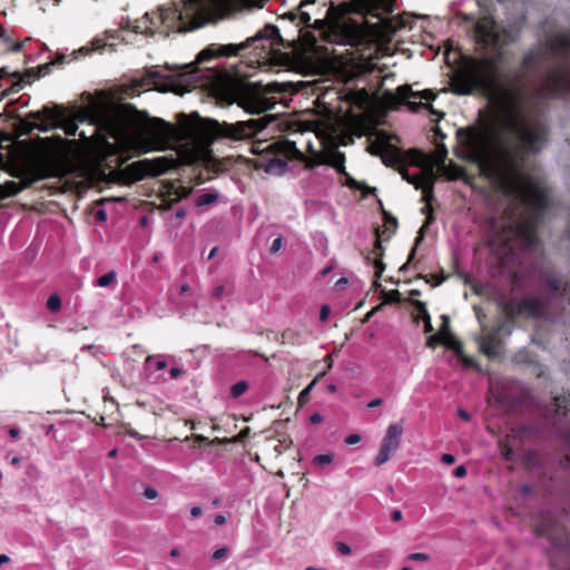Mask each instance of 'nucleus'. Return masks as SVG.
Masks as SVG:
<instances>
[{"instance_id":"19","label":"nucleus","mask_w":570,"mask_h":570,"mask_svg":"<svg viewBox=\"0 0 570 570\" xmlns=\"http://www.w3.org/2000/svg\"><path fill=\"white\" fill-rule=\"evenodd\" d=\"M117 283V274L115 271H109L107 274L100 276L95 282V286L97 287H110L116 285Z\"/></svg>"},{"instance_id":"51","label":"nucleus","mask_w":570,"mask_h":570,"mask_svg":"<svg viewBox=\"0 0 570 570\" xmlns=\"http://www.w3.org/2000/svg\"><path fill=\"white\" fill-rule=\"evenodd\" d=\"M10 558L7 554H0V567L4 563H8Z\"/></svg>"},{"instance_id":"18","label":"nucleus","mask_w":570,"mask_h":570,"mask_svg":"<svg viewBox=\"0 0 570 570\" xmlns=\"http://www.w3.org/2000/svg\"><path fill=\"white\" fill-rule=\"evenodd\" d=\"M285 168L286 163L281 158H272L265 165V171L272 175H282Z\"/></svg>"},{"instance_id":"48","label":"nucleus","mask_w":570,"mask_h":570,"mask_svg":"<svg viewBox=\"0 0 570 570\" xmlns=\"http://www.w3.org/2000/svg\"><path fill=\"white\" fill-rule=\"evenodd\" d=\"M458 414L464 421H469L470 420V415H469V413L465 410L460 409L458 411Z\"/></svg>"},{"instance_id":"62","label":"nucleus","mask_w":570,"mask_h":570,"mask_svg":"<svg viewBox=\"0 0 570 570\" xmlns=\"http://www.w3.org/2000/svg\"><path fill=\"white\" fill-rule=\"evenodd\" d=\"M176 216H177L178 218H183V217H185V212H184V210H178V212L176 213Z\"/></svg>"},{"instance_id":"5","label":"nucleus","mask_w":570,"mask_h":570,"mask_svg":"<svg viewBox=\"0 0 570 570\" xmlns=\"http://www.w3.org/2000/svg\"><path fill=\"white\" fill-rule=\"evenodd\" d=\"M222 78L220 71L216 68H199L189 65L185 66L177 75L166 76L159 71H151L148 82L160 91H174L181 95L191 87L218 85Z\"/></svg>"},{"instance_id":"63","label":"nucleus","mask_w":570,"mask_h":570,"mask_svg":"<svg viewBox=\"0 0 570 570\" xmlns=\"http://www.w3.org/2000/svg\"><path fill=\"white\" fill-rule=\"evenodd\" d=\"M189 289L188 285L180 286V293H186Z\"/></svg>"},{"instance_id":"8","label":"nucleus","mask_w":570,"mask_h":570,"mask_svg":"<svg viewBox=\"0 0 570 570\" xmlns=\"http://www.w3.org/2000/svg\"><path fill=\"white\" fill-rule=\"evenodd\" d=\"M92 118L95 128L90 137H87L83 131L79 132V136L88 141L94 137L98 129L106 131L111 138L120 141L126 136V124L124 115L119 109L114 108L107 104H98L92 107Z\"/></svg>"},{"instance_id":"57","label":"nucleus","mask_w":570,"mask_h":570,"mask_svg":"<svg viewBox=\"0 0 570 570\" xmlns=\"http://www.w3.org/2000/svg\"><path fill=\"white\" fill-rule=\"evenodd\" d=\"M443 321H444V323H443V326H442L441 331H446V330H448V326H449V325H448V317H446V316H443Z\"/></svg>"},{"instance_id":"41","label":"nucleus","mask_w":570,"mask_h":570,"mask_svg":"<svg viewBox=\"0 0 570 570\" xmlns=\"http://www.w3.org/2000/svg\"><path fill=\"white\" fill-rule=\"evenodd\" d=\"M181 370L179 367H171L169 374L171 379H178L181 375Z\"/></svg>"},{"instance_id":"1","label":"nucleus","mask_w":570,"mask_h":570,"mask_svg":"<svg viewBox=\"0 0 570 570\" xmlns=\"http://www.w3.org/2000/svg\"><path fill=\"white\" fill-rule=\"evenodd\" d=\"M464 19L472 22L474 41L485 56L469 66L463 88L458 91L480 90L488 97L493 109V128H459L458 155L491 168L504 193L532 213L527 223L515 224L504 244L509 252L517 246L530 250L537 245L535 228L541 213L550 205V196L528 155L539 151L547 137L538 111L539 100L570 94V31L527 53L508 86L502 82L499 65L504 60L505 45L517 40V32L500 31L490 14L478 20L465 14Z\"/></svg>"},{"instance_id":"26","label":"nucleus","mask_w":570,"mask_h":570,"mask_svg":"<svg viewBox=\"0 0 570 570\" xmlns=\"http://www.w3.org/2000/svg\"><path fill=\"white\" fill-rule=\"evenodd\" d=\"M47 307L51 312H58L61 307V299L57 294H52L49 296L47 301Z\"/></svg>"},{"instance_id":"46","label":"nucleus","mask_w":570,"mask_h":570,"mask_svg":"<svg viewBox=\"0 0 570 570\" xmlns=\"http://www.w3.org/2000/svg\"><path fill=\"white\" fill-rule=\"evenodd\" d=\"M224 293V286L223 285H219V286H216L213 291V295L217 298H219Z\"/></svg>"},{"instance_id":"21","label":"nucleus","mask_w":570,"mask_h":570,"mask_svg":"<svg viewBox=\"0 0 570 570\" xmlns=\"http://www.w3.org/2000/svg\"><path fill=\"white\" fill-rule=\"evenodd\" d=\"M334 455L332 453L317 454L313 458V464L324 466L333 462Z\"/></svg>"},{"instance_id":"49","label":"nucleus","mask_w":570,"mask_h":570,"mask_svg":"<svg viewBox=\"0 0 570 570\" xmlns=\"http://www.w3.org/2000/svg\"><path fill=\"white\" fill-rule=\"evenodd\" d=\"M8 433L9 435L12 438V439H17L19 436V430L17 428H10L8 430Z\"/></svg>"},{"instance_id":"16","label":"nucleus","mask_w":570,"mask_h":570,"mask_svg":"<svg viewBox=\"0 0 570 570\" xmlns=\"http://www.w3.org/2000/svg\"><path fill=\"white\" fill-rule=\"evenodd\" d=\"M521 308L532 315H538L541 313L543 304L540 298L529 296L522 299Z\"/></svg>"},{"instance_id":"29","label":"nucleus","mask_w":570,"mask_h":570,"mask_svg":"<svg viewBox=\"0 0 570 570\" xmlns=\"http://www.w3.org/2000/svg\"><path fill=\"white\" fill-rule=\"evenodd\" d=\"M415 307H416L417 312L420 313L423 322L426 323L428 317H430V315L428 313L425 304L423 302L417 301V302H415Z\"/></svg>"},{"instance_id":"53","label":"nucleus","mask_w":570,"mask_h":570,"mask_svg":"<svg viewBox=\"0 0 570 570\" xmlns=\"http://www.w3.org/2000/svg\"><path fill=\"white\" fill-rule=\"evenodd\" d=\"M10 462H11V464H12V465H14V466H19V465H20L21 460H20V458H19V456H13V458L11 459V461H10Z\"/></svg>"},{"instance_id":"59","label":"nucleus","mask_w":570,"mask_h":570,"mask_svg":"<svg viewBox=\"0 0 570 570\" xmlns=\"http://www.w3.org/2000/svg\"><path fill=\"white\" fill-rule=\"evenodd\" d=\"M94 45H95V49H97V50L102 48V45H100L99 40L94 41Z\"/></svg>"},{"instance_id":"14","label":"nucleus","mask_w":570,"mask_h":570,"mask_svg":"<svg viewBox=\"0 0 570 570\" xmlns=\"http://www.w3.org/2000/svg\"><path fill=\"white\" fill-rule=\"evenodd\" d=\"M45 112H47V118L49 120H52L56 122L55 126L60 127L65 130L66 135L68 136H76L78 131L77 124L71 120L67 119V117L60 112H53L52 110L46 108L43 109Z\"/></svg>"},{"instance_id":"4","label":"nucleus","mask_w":570,"mask_h":570,"mask_svg":"<svg viewBox=\"0 0 570 570\" xmlns=\"http://www.w3.org/2000/svg\"><path fill=\"white\" fill-rule=\"evenodd\" d=\"M283 39L279 35L278 29L273 24L265 26L254 37L248 38L245 42L239 46L236 45H223V46H210L197 56V61L202 62L217 56H237L240 50L253 47L257 61H267L272 58L275 51L278 50Z\"/></svg>"},{"instance_id":"7","label":"nucleus","mask_w":570,"mask_h":570,"mask_svg":"<svg viewBox=\"0 0 570 570\" xmlns=\"http://www.w3.org/2000/svg\"><path fill=\"white\" fill-rule=\"evenodd\" d=\"M284 85L271 82L262 86L258 82H248L239 85L234 90L235 101L239 107L250 114H261L274 108L277 104L274 94H279Z\"/></svg>"},{"instance_id":"10","label":"nucleus","mask_w":570,"mask_h":570,"mask_svg":"<svg viewBox=\"0 0 570 570\" xmlns=\"http://www.w3.org/2000/svg\"><path fill=\"white\" fill-rule=\"evenodd\" d=\"M396 96L402 102H406L412 110H417L419 107H428V104L416 102V99L429 101L434 98L431 90L413 91L409 86L399 87Z\"/></svg>"},{"instance_id":"23","label":"nucleus","mask_w":570,"mask_h":570,"mask_svg":"<svg viewBox=\"0 0 570 570\" xmlns=\"http://www.w3.org/2000/svg\"><path fill=\"white\" fill-rule=\"evenodd\" d=\"M392 455H393L392 452L385 451L384 448L380 446V450L374 460L375 465L380 466V465L386 463Z\"/></svg>"},{"instance_id":"36","label":"nucleus","mask_w":570,"mask_h":570,"mask_svg":"<svg viewBox=\"0 0 570 570\" xmlns=\"http://www.w3.org/2000/svg\"><path fill=\"white\" fill-rule=\"evenodd\" d=\"M330 313H331L330 307H328L327 305H323V306L321 307V311H320V320H321L322 322L326 321V320H327V317H328V315H330Z\"/></svg>"},{"instance_id":"40","label":"nucleus","mask_w":570,"mask_h":570,"mask_svg":"<svg viewBox=\"0 0 570 570\" xmlns=\"http://www.w3.org/2000/svg\"><path fill=\"white\" fill-rule=\"evenodd\" d=\"M382 403H383L382 399H374V400H372V401H370L367 403V407L368 409H374V407H377V406L382 405Z\"/></svg>"},{"instance_id":"34","label":"nucleus","mask_w":570,"mask_h":570,"mask_svg":"<svg viewBox=\"0 0 570 570\" xmlns=\"http://www.w3.org/2000/svg\"><path fill=\"white\" fill-rule=\"evenodd\" d=\"M226 554H227V548H225V547L219 548L213 552L212 559L217 561V560L223 559Z\"/></svg>"},{"instance_id":"44","label":"nucleus","mask_w":570,"mask_h":570,"mask_svg":"<svg viewBox=\"0 0 570 570\" xmlns=\"http://www.w3.org/2000/svg\"><path fill=\"white\" fill-rule=\"evenodd\" d=\"M314 386V382L309 383L301 393H299V399H303L305 397L307 394H309L311 390L313 389Z\"/></svg>"},{"instance_id":"56","label":"nucleus","mask_w":570,"mask_h":570,"mask_svg":"<svg viewBox=\"0 0 570 570\" xmlns=\"http://www.w3.org/2000/svg\"><path fill=\"white\" fill-rule=\"evenodd\" d=\"M387 223L393 226V228H396V219L394 217H389Z\"/></svg>"},{"instance_id":"9","label":"nucleus","mask_w":570,"mask_h":570,"mask_svg":"<svg viewBox=\"0 0 570 570\" xmlns=\"http://www.w3.org/2000/svg\"><path fill=\"white\" fill-rule=\"evenodd\" d=\"M508 326L507 323H502L494 331L488 332L482 335L479 340L481 351L489 357H497L502 351V343L499 338V333Z\"/></svg>"},{"instance_id":"22","label":"nucleus","mask_w":570,"mask_h":570,"mask_svg":"<svg viewBox=\"0 0 570 570\" xmlns=\"http://www.w3.org/2000/svg\"><path fill=\"white\" fill-rule=\"evenodd\" d=\"M247 389L248 384L245 381H239L230 387V395L233 397H238L243 395L247 391Z\"/></svg>"},{"instance_id":"58","label":"nucleus","mask_w":570,"mask_h":570,"mask_svg":"<svg viewBox=\"0 0 570 570\" xmlns=\"http://www.w3.org/2000/svg\"><path fill=\"white\" fill-rule=\"evenodd\" d=\"M98 218H99L100 220H105V219H106V214H105V212H104V210L98 212Z\"/></svg>"},{"instance_id":"11","label":"nucleus","mask_w":570,"mask_h":570,"mask_svg":"<svg viewBox=\"0 0 570 570\" xmlns=\"http://www.w3.org/2000/svg\"><path fill=\"white\" fill-rule=\"evenodd\" d=\"M402 434L403 428L400 423L390 424L381 446L394 454L400 448Z\"/></svg>"},{"instance_id":"47","label":"nucleus","mask_w":570,"mask_h":570,"mask_svg":"<svg viewBox=\"0 0 570 570\" xmlns=\"http://www.w3.org/2000/svg\"><path fill=\"white\" fill-rule=\"evenodd\" d=\"M215 523H216L217 525H223V524H225V523H226V518H225V515H223V514H217V515L215 517Z\"/></svg>"},{"instance_id":"38","label":"nucleus","mask_w":570,"mask_h":570,"mask_svg":"<svg viewBox=\"0 0 570 570\" xmlns=\"http://www.w3.org/2000/svg\"><path fill=\"white\" fill-rule=\"evenodd\" d=\"M441 461L444 463V464H448V465H451L454 463L455 461V458L452 455V454H443L442 458H441Z\"/></svg>"},{"instance_id":"31","label":"nucleus","mask_w":570,"mask_h":570,"mask_svg":"<svg viewBox=\"0 0 570 570\" xmlns=\"http://www.w3.org/2000/svg\"><path fill=\"white\" fill-rule=\"evenodd\" d=\"M362 438L360 434L357 433H352L350 435H347L344 440V442L347 444V445H354V444H357L358 442H361Z\"/></svg>"},{"instance_id":"60","label":"nucleus","mask_w":570,"mask_h":570,"mask_svg":"<svg viewBox=\"0 0 570 570\" xmlns=\"http://www.w3.org/2000/svg\"><path fill=\"white\" fill-rule=\"evenodd\" d=\"M504 458H505V460H511V450H507L504 452Z\"/></svg>"},{"instance_id":"13","label":"nucleus","mask_w":570,"mask_h":570,"mask_svg":"<svg viewBox=\"0 0 570 570\" xmlns=\"http://www.w3.org/2000/svg\"><path fill=\"white\" fill-rule=\"evenodd\" d=\"M372 148V153L380 155L385 165H396L402 161L401 151L391 146L390 144L380 142L377 145H374Z\"/></svg>"},{"instance_id":"3","label":"nucleus","mask_w":570,"mask_h":570,"mask_svg":"<svg viewBox=\"0 0 570 570\" xmlns=\"http://www.w3.org/2000/svg\"><path fill=\"white\" fill-rule=\"evenodd\" d=\"M266 125L265 118L220 124L216 120L202 119L197 115L190 117L181 115L178 128L155 118L141 125L134 139L136 145L145 151L165 150L173 142L180 141H186L197 149H204L216 138L235 141L249 139L262 131Z\"/></svg>"},{"instance_id":"42","label":"nucleus","mask_w":570,"mask_h":570,"mask_svg":"<svg viewBox=\"0 0 570 570\" xmlns=\"http://www.w3.org/2000/svg\"><path fill=\"white\" fill-rule=\"evenodd\" d=\"M202 513H203V510H202L200 507H193L190 509V514H191L193 518H198V517L202 515Z\"/></svg>"},{"instance_id":"37","label":"nucleus","mask_w":570,"mask_h":570,"mask_svg":"<svg viewBox=\"0 0 570 570\" xmlns=\"http://www.w3.org/2000/svg\"><path fill=\"white\" fill-rule=\"evenodd\" d=\"M453 474L455 478H463L466 475V469L464 465H459L454 469Z\"/></svg>"},{"instance_id":"50","label":"nucleus","mask_w":570,"mask_h":570,"mask_svg":"<svg viewBox=\"0 0 570 570\" xmlns=\"http://www.w3.org/2000/svg\"><path fill=\"white\" fill-rule=\"evenodd\" d=\"M562 296H568L569 299H570V283H567L564 285V287H562V293H561Z\"/></svg>"},{"instance_id":"33","label":"nucleus","mask_w":570,"mask_h":570,"mask_svg":"<svg viewBox=\"0 0 570 570\" xmlns=\"http://www.w3.org/2000/svg\"><path fill=\"white\" fill-rule=\"evenodd\" d=\"M144 495L149 500H154L158 497V491L153 487H147L144 491Z\"/></svg>"},{"instance_id":"12","label":"nucleus","mask_w":570,"mask_h":570,"mask_svg":"<svg viewBox=\"0 0 570 570\" xmlns=\"http://www.w3.org/2000/svg\"><path fill=\"white\" fill-rule=\"evenodd\" d=\"M137 165H139L142 168V176H159L170 168L171 161L166 158H156L153 160H141Z\"/></svg>"},{"instance_id":"25","label":"nucleus","mask_w":570,"mask_h":570,"mask_svg":"<svg viewBox=\"0 0 570 570\" xmlns=\"http://www.w3.org/2000/svg\"><path fill=\"white\" fill-rule=\"evenodd\" d=\"M304 163L307 168H314L321 164H325V157L320 154H314L312 157L304 158Z\"/></svg>"},{"instance_id":"30","label":"nucleus","mask_w":570,"mask_h":570,"mask_svg":"<svg viewBox=\"0 0 570 570\" xmlns=\"http://www.w3.org/2000/svg\"><path fill=\"white\" fill-rule=\"evenodd\" d=\"M336 551H337L340 554L348 556V554H351L352 549H351V547H350L347 543H345V542H337V543H336Z\"/></svg>"},{"instance_id":"55","label":"nucleus","mask_w":570,"mask_h":570,"mask_svg":"<svg viewBox=\"0 0 570 570\" xmlns=\"http://www.w3.org/2000/svg\"><path fill=\"white\" fill-rule=\"evenodd\" d=\"M414 255H415V248H413L411 250L410 257H409L407 262L402 266V268H405L410 264V261L414 257Z\"/></svg>"},{"instance_id":"2","label":"nucleus","mask_w":570,"mask_h":570,"mask_svg":"<svg viewBox=\"0 0 570 570\" xmlns=\"http://www.w3.org/2000/svg\"><path fill=\"white\" fill-rule=\"evenodd\" d=\"M266 0H186L181 9L158 8L157 11L146 12L134 22L127 21L126 28L136 33L167 37L170 32H186L203 27L207 22L222 18L236 8H262ZM315 0H303L296 10L284 14L285 19L294 22L299 30V39L307 47L316 46L317 39L327 42L345 45L352 39V31L344 20L345 13L355 11L372 16L384 21L383 16L393 12L395 0H348L340 7L331 6L324 17H317L312 22V16L318 13L308 10Z\"/></svg>"},{"instance_id":"28","label":"nucleus","mask_w":570,"mask_h":570,"mask_svg":"<svg viewBox=\"0 0 570 570\" xmlns=\"http://www.w3.org/2000/svg\"><path fill=\"white\" fill-rule=\"evenodd\" d=\"M146 361L147 362L156 361L155 367L157 371H163L167 366L166 361L160 358V356H148Z\"/></svg>"},{"instance_id":"54","label":"nucleus","mask_w":570,"mask_h":570,"mask_svg":"<svg viewBox=\"0 0 570 570\" xmlns=\"http://www.w3.org/2000/svg\"><path fill=\"white\" fill-rule=\"evenodd\" d=\"M216 253H217V247L212 248L209 254H208L207 259L208 261L213 259L215 257Z\"/></svg>"},{"instance_id":"45","label":"nucleus","mask_w":570,"mask_h":570,"mask_svg":"<svg viewBox=\"0 0 570 570\" xmlns=\"http://www.w3.org/2000/svg\"><path fill=\"white\" fill-rule=\"evenodd\" d=\"M402 512L400 510H394L392 513H391V519L395 522L402 520Z\"/></svg>"},{"instance_id":"6","label":"nucleus","mask_w":570,"mask_h":570,"mask_svg":"<svg viewBox=\"0 0 570 570\" xmlns=\"http://www.w3.org/2000/svg\"><path fill=\"white\" fill-rule=\"evenodd\" d=\"M446 156L448 149L444 145H440L436 147L434 159H431L422 153L414 154L412 163L421 168L420 174L411 176L406 169L401 170V175L404 180L414 185L415 188L422 189L424 202H429L432 197L434 184L436 181V176L434 174V167L436 165L450 179H455L461 174V169L455 166H452L451 168L445 167L444 160Z\"/></svg>"},{"instance_id":"15","label":"nucleus","mask_w":570,"mask_h":570,"mask_svg":"<svg viewBox=\"0 0 570 570\" xmlns=\"http://www.w3.org/2000/svg\"><path fill=\"white\" fill-rule=\"evenodd\" d=\"M344 163V154L336 149L328 151L327 155L325 156V164H328L332 167L336 168L338 173L346 175Z\"/></svg>"},{"instance_id":"43","label":"nucleus","mask_w":570,"mask_h":570,"mask_svg":"<svg viewBox=\"0 0 570 570\" xmlns=\"http://www.w3.org/2000/svg\"><path fill=\"white\" fill-rule=\"evenodd\" d=\"M375 267H376V276L380 277L384 271V264L382 263V261H376Z\"/></svg>"},{"instance_id":"24","label":"nucleus","mask_w":570,"mask_h":570,"mask_svg":"<svg viewBox=\"0 0 570 570\" xmlns=\"http://www.w3.org/2000/svg\"><path fill=\"white\" fill-rule=\"evenodd\" d=\"M392 455H393L392 452L385 451L384 448L380 446V450L374 460L375 465L380 466V465L386 463Z\"/></svg>"},{"instance_id":"64","label":"nucleus","mask_w":570,"mask_h":570,"mask_svg":"<svg viewBox=\"0 0 570 570\" xmlns=\"http://www.w3.org/2000/svg\"><path fill=\"white\" fill-rule=\"evenodd\" d=\"M108 455H109L110 458L116 456V455H117V450H116V449L111 450V451L109 452V454H108Z\"/></svg>"},{"instance_id":"35","label":"nucleus","mask_w":570,"mask_h":570,"mask_svg":"<svg viewBox=\"0 0 570 570\" xmlns=\"http://www.w3.org/2000/svg\"><path fill=\"white\" fill-rule=\"evenodd\" d=\"M282 246H283V238L282 237H277L272 243L271 252L272 253H277L282 248Z\"/></svg>"},{"instance_id":"39","label":"nucleus","mask_w":570,"mask_h":570,"mask_svg":"<svg viewBox=\"0 0 570 570\" xmlns=\"http://www.w3.org/2000/svg\"><path fill=\"white\" fill-rule=\"evenodd\" d=\"M309 421L312 424H318L323 421V416L320 413H314L311 415Z\"/></svg>"},{"instance_id":"17","label":"nucleus","mask_w":570,"mask_h":570,"mask_svg":"<svg viewBox=\"0 0 570 570\" xmlns=\"http://www.w3.org/2000/svg\"><path fill=\"white\" fill-rule=\"evenodd\" d=\"M219 194L215 190H209L200 194L195 198V205L199 208L210 206L217 202Z\"/></svg>"},{"instance_id":"52","label":"nucleus","mask_w":570,"mask_h":570,"mask_svg":"<svg viewBox=\"0 0 570 570\" xmlns=\"http://www.w3.org/2000/svg\"><path fill=\"white\" fill-rule=\"evenodd\" d=\"M424 325H425V332L426 333L431 332L433 330L432 324H431V317H428V322L424 323Z\"/></svg>"},{"instance_id":"20","label":"nucleus","mask_w":570,"mask_h":570,"mask_svg":"<svg viewBox=\"0 0 570 570\" xmlns=\"http://www.w3.org/2000/svg\"><path fill=\"white\" fill-rule=\"evenodd\" d=\"M22 187L16 181H8L3 186L0 185V195L1 196H12L18 194Z\"/></svg>"},{"instance_id":"27","label":"nucleus","mask_w":570,"mask_h":570,"mask_svg":"<svg viewBox=\"0 0 570 570\" xmlns=\"http://www.w3.org/2000/svg\"><path fill=\"white\" fill-rule=\"evenodd\" d=\"M548 289L551 294L557 295L561 291V282L556 277H551L547 281Z\"/></svg>"},{"instance_id":"32","label":"nucleus","mask_w":570,"mask_h":570,"mask_svg":"<svg viewBox=\"0 0 570 570\" xmlns=\"http://www.w3.org/2000/svg\"><path fill=\"white\" fill-rule=\"evenodd\" d=\"M409 559L412 561H428L430 559L429 554L422 552L411 553Z\"/></svg>"},{"instance_id":"61","label":"nucleus","mask_w":570,"mask_h":570,"mask_svg":"<svg viewBox=\"0 0 570 570\" xmlns=\"http://www.w3.org/2000/svg\"><path fill=\"white\" fill-rule=\"evenodd\" d=\"M170 556H171V557H178V556H179V551H178L177 549H173V550L170 551Z\"/></svg>"}]
</instances>
